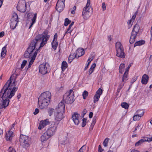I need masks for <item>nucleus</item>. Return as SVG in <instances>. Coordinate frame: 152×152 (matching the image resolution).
<instances>
[{
	"instance_id": "1",
	"label": "nucleus",
	"mask_w": 152,
	"mask_h": 152,
	"mask_svg": "<svg viewBox=\"0 0 152 152\" xmlns=\"http://www.w3.org/2000/svg\"><path fill=\"white\" fill-rule=\"evenodd\" d=\"M17 75L13 74L7 82L0 92V98L11 99L13 96L18 88L15 87Z\"/></svg>"
},
{
	"instance_id": "2",
	"label": "nucleus",
	"mask_w": 152,
	"mask_h": 152,
	"mask_svg": "<svg viewBox=\"0 0 152 152\" xmlns=\"http://www.w3.org/2000/svg\"><path fill=\"white\" fill-rule=\"evenodd\" d=\"M48 34V31L45 30L42 34L37 35L31 41L28 47L37 53L40 48L43 47L49 39L50 36Z\"/></svg>"
},
{
	"instance_id": "3",
	"label": "nucleus",
	"mask_w": 152,
	"mask_h": 152,
	"mask_svg": "<svg viewBox=\"0 0 152 152\" xmlns=\"http://www.w3.org/2000/svg\"><path fill=\"white\" fill-rule=\"evenodd\" d=\"M65 110V105L64 101H61L58 104V107L56 108V112L55 113L54 115L56 121H59L64 117L63 113Z\"/></svg>"
},
{
	"instance_id": "4",
	"label": "nucleus",
	"mask_w": 152,
	"mask_h": 152,
	"mask_svg": "<svg viewBox=\"0 0 152 152\" xmlns=\"http://www.w3.org/2000/svg\"><path fill=\"white\" fill-rule=\"evenodd\" d=\"M63 99L65 102L68 104H72L75 100L74 94L72 90H70L63 96Z\"/></svg>"
},
{
	"instance_id": "5",
	"label": "nucleus",
	"mask_w": 152,
	"mask_h": 152,
	"mask_svg": "<svg viewBox=\"0 0 152 152\" xmlns=\"http://www.w3.org/2000/svg\"><path fill=\"white\" fill-rule=\"evenodd\" d=\"M115 48L117 52L116 56L119 57L124 58L125 54L122 45L120 42H117L115 43Z\"/></svg>"
},
{
	"instance_id": "6",
	"label": "nucleus",
	"mask_w": 152,
	"mask_h": 152,
	"mask_svg": "<svg viewBox=\"0 0 152 152\" xmlns=\"http://www.w3.org/2000/svg\"><path fill=\"white\" fill-rule=\"evenodd\" d=\"M59 123V122H51V125H50L49 127L45 132L50 137L53 136L55 133Z\"/></svg>"
},
{
	"instance_id": "7",
	"label": "nucleus",
	"mask_w": 152,
	"mask_h": 152,
	"mask_svg": "<svg viewBox=\"0 0 152 152\" xmlns=\"http://www.w3.org/2000/svg\"><path fill=\"white\" fill-rule=\"evenodd\" d=\"M19 141L23 148H27L30 145L31 139L28 136L20 135Z\"/></svg>"
},
{
	"instance_id": "8",
	"label": "nucleus",
	"mask_w": 152,
	"mask_h": 152,
	"mask_svg": "<svg viewBox=\"0 0 152 152\" xmlns=\"http://www.w3.org/2000/svg\"><path fill=\"white\" fill-rule=\"evenodd\" d=\"M140 30V27L137 24H136L134 27L129 39L130 44H133L135 41V39Z\"/></svg>"
},
{
	"instance_id": "9",
	"label": "nucleus",
	"mask_w": 152,
	"mask_h": 152,
	"mask_svg": "<svg viewBox=\"0 0 152 152\" xmlns=\"http://www.w3.org/2000/svg\"><path fill=\"white\" fill-rule=\"evenodd\" d=\"M90 3V0H88L86 6L83 9L82 14L83 18L86 20L88 19L90 17V9L91 8Z\"/></svg>"
},
{
	"instance_id": "10",
	"label": "nucleus",
	"mask_w": 152,
	"mask_h": 152,
	"mask_svg": "<svg viewBox=\"0 0 152 152\" xmlns=\"http://www.w3.org/2000/svg\"><path fill=\"white\" fill-rule=\"evenodd\" d=\"M37 54L36 52L28 47L27 50L25 52L24 57L26 58H30L31 59L34 58H35Z\"/></svg>"
},
{
	"instance_id": "11",
	"label": "nucleus",
	"mask_w": 152,
	"mask_h": 152,
	"mask_svg": "<svg viewBox=\"0 0 152 152\" xmlns=\"http://www.w3.org/2000/svg\"><path fill=\"white\" fill-rule=\"evenodd\" d=\"M18 18L17 13L14 12L12 15V17L10 21V26L12 29H15L18 23Z\"/></svg>"
},
{
	"instance_id": "12",
	"label": "nucleus",
	"mask_w": 152,
	"mask_h": 152,
	"mask_svg": "<svg viewBox=\"0 0 152 152\" xmlns=\"http://www.w3.org/2000/svg\"><path fill=\"white\" fill-rule=\"evenodd\" d=\"M50 67L47 63L40 64L39 67V72L43 75H45L49 72Z\"/></svg>"
},
{
	"instance_id": "13",
	"label": "nucleus",
	"mask_w": 152,
	"mask_h": 152,
	"mask_svg": "<svg viewBox=\"0 0 152 152\" xmlns=\"http://www.w3.org/2000/svg\"><path fill=\"white\" fill-rule=\"evenodd\" d=\"M17 8L20 12H24L26 9V3L25 1H23L21 2L19 1L18 4Z\"/></svg>"
},
{
	"instance_id": "14",
	"label": "nucleus",
	"mask_w": 152,
	"mask_h": 152,
	"mask_svg": "<svg viewBox=\"0 0 152 152\" xmlns=\"http://www.w3.org/2000/svg\"><path fill=\"white\" fill-rule=\"evenodd\" d=\"M65 0H58L56 6V10L60 12L62 11L65 6L64 2Z\"/></svg>"
},
{
	"instance_id": "15",
	"label": "nucleus",
	"mask_w": 152,
	"mask_h": 152,
	"mask_svg": "<svg viewBox=\"0 0 152 152\" xmlns=\"http://www.w3.org/2000/svg\"><path fill=\"white\" fill-rule=\"evenodd\" d=\"M51 96V94L48 91L45 92L39 96L38 99H39L40 102L42 101V100L46 99L50 100Z\"/></svg>"
},
{
	"instance_id": "16",
	"label": "nucleus",
	"mask_w": 152,
	"mask_h": 152,
	"mask_svg": "<svg viewBox=\"0 0 152 152\" xmlns=\"http://www.w3.org/2000/svg\"><path fill=\"white\" fill-rule=\"evenodd\" d=\"M72 120L76 125H78L81 120L80 115L77 113H75L72 115Z\"/></svg>"
},
{
	"instance_id": "17",
	"label": "nucleus",
	"mask_w": 152,
	"mask_h": 152,
	"mask_svg": "<svg viewBox=\"0 0 152 152\" xmlns=\"http://www.w3.org/2000/svg\"><path fill=\"white\" fill-rule=\"evenodd\" d=\"M33 16V18L31 19V23L30 26L29 27V29H30L33 25L35 23L36 19L37 18V14L35 13L34 15L33 13H29L27 14V19H29L31 18Z\"/></svg>"
},
{
	"instance_id": "18",
	"label": "nucleus",
	"mask_w": 152,
	"mask_h": 152,
	"mask_svg": "<svg viewBox=\"0 0 152 152\" xmlns=\"http://www.w3.org/2000/svg\"><path fill=\"white\" fill-rule=\"evenodd\" d=\"M144 112L143 110H139L136 111L133 117V120L134 121L139 120L140 118L144 114Z\"/></svg>"
},
{
	"instance_id": "19",
	"label": "nucleus",
	"mask_w": 152,
	"mask_h": 152,
	"mask_svg": "<svg viewBox=\"0 0 152 152\" xmlns=\"http://www.w3.org/2000/svg\"><path fill=\"white\" fill-rule=\"evenodd\" d=\"M52 122L49 121V119H48L41 121L39 123V125L38 127V129L41 130L48 124L51 125V122Z\"/></svg>"
},
{
	"instance_id": "20",
	"label": "nucleus",
	"mask_w": 152,
	"mask_h": 152,
	"mask_svg": "<svg viewBox=\"0 0 152 152\" xmlns=\"http://www.w3.org/2000/svg\"><path fill=\"white\" fill-rule=\"evenodd\" d=\"M50 101V100H49V99H46L42 100V101L40 102V100L38 99V104L40 108L41 109H43L46 107L48 105Z\"/></svg>"
},
{
	"instance_id": "21",
	"label": "nucleus",
	"mask_w": 152,
	"mask_h": 152,
	"mask_svg": "<svg viewBox=\"0 0 152 152\" xmlns=\"http://www.w3.org/2000/svg\"><path fill=\"white\" fill-rule=\"evenodd\" d=\"M131 64L132 63H131L129 65L126 70L122 79V82H124L127 80V75L129 69L131 66Z\"/></svg>"
},
{
	"instance_id": "22",
	"label": "nucleus",
	"mask_w": 152,
	"mask_h": 152,
	"mask_svg": "<svg viewBox=\"0 0 152 152\" xmlns=\"http://www.w3.org/2000/svg\"><path fill=\"white\" fill-rule=\"evenodd\" d=\"M13 132L11 130H10L7 132L5 136V138L7 141H10L12 140L13 136Z\"/></svg>"
},
{
	"instance_id": "23",
	"label": "nucleus",
	"mask_w": 152,
	"mask_h": 152,
	"mask_svg": "<svg viewBox=\"0 0 152 152\" xmlns=\"http://www.w3.org/2000/svg\"><path fill=\"white\" fill-rule=\"evenodd\" d=\"M149 79V76L147 75L144 74L142 78L141 83L142 84L145 85L148 83Z\"/></svg>"
},
{
	"instance_id": "24",
	"label": "nucleus",
	"mask_w": 152,
	"mask_h": 152,
	"mask_svg": "<svg viewBox=\"0 0 152 152\" xmlns=\"http://www.w3.org/2000/svg\"><path fill=\"white\" fill-rule=\"evenodd\" d=\"M3 100V103L2 105L0 106V108H5L6 107L8 106L9 104L10 100L7 98H2Z\"/></svg>"
},
{
	"instance_id": "25",
	"label": "nucleus",
	"mask_w": 152,
	"mask_h": 152,
	"mask_svg": "<svg viewBox=\"0 0 152 152\" xmlns=\"http://www.w3.org/2000/svg\"><path fill=\"white\" fill-rule=\"evenodd\" d=\"M76 54L78 56L77 58L84 55L85 53V51L83 49L81 48H79L76 51Z\"/></svg>"
},
{
	"instance_id": "26",
	"label": "nucleus",
	"mask_w": 152,
	"mask_h": 152,
	"mask_svg": "<svg viewBox=\"0 0 152 152\" xmlns=\"http://www.w3.org/2000/svg\"><path fill=\"white\" fill-rule=\"evenodd\" d=\"M50 137L45 132L41 136V140L42 142L46 141Z\"/></svg>"
},
{
	"instance_id": "27",
	"label": "nucleus",
	"mask_w": 152,
	"mask_h": 152,
	"mask_svg": "<svg viewBox=\"0 0 152 152\" xmlns=\"http://www.w3.org/2000/svg\"><path fill=\"white\" fill-rule=\"evenodd\" d=\"M145 41L143 40H141L136 42L134 44V47L137 46H139L145 44Z\"/></svg>"
},
{
	"instance_id": "28",
	"label": "nucleus",
	"mask_w": 152,
	"mask_h": 152,
	"mask_svg": "<svg viewBox=\"0 0 152 152\" xmlns=\"http://www.w3.org/2000/svg\"><path fill=\"white\" fill-rule=\"evenodd\" d=\"M6 46L4 47L2 49L1 53V57L3 58L5 56L7 52Z\"/></svg>"
},
{
	"instance_id": "29",
	"label": "nucleus",
	"mask_w": 152,
	"mask_h": 152,
	"mask_svg": "<svg viewBox=\"0 0 152 152\" xmlns=\"http://www.w3.org/2000/svg\"><path fill=\"white\" fill-rule=\"evenodd\" d=\"M145 141H146V139L143 138L142 139H141V140H140L138 141L135 144V145L136 147L140 145H141L142 143Z\"/></svg>"
},
{
	"instance_id": "30",
	"label": "nucleus",
	"mask_w": 152,
	"mask_h": 152,
	"mask_svg": "<svg viewBox=\"0 0 152 152\" xmlns=\"http://www.w3.org/2000/svg\"><path fill=\"white\" fill-rule=\"evenodd\" d=\"M51 45L52 48L54 50H56L58 45L57 41L53 40L51 43Z\"/></svg>"
},
{
	"instance_id": "31",
	"label": "nucleus",
	"mask_w": 152,
	"mask_h": 152,
	"mask_svg": "<svg viewBox=\"0 0 152 152\" xmlns=\"http://www.w3.org/2000/svg\"><path fill=\"white\" fill-rule=\"evenodd\" d=\"M67 67V64L65 61H63L62 63L61 68L62 71H64Z\"/></svg>"
},
{
	"instance_id": "32",
	"label": "nucleus",
	"mask_w": 152,
	"mask_h": 152,
	"mask_svg": "<svg viewBox=\"0 0 152 152\" xmlns=\"http://www.w3.org/2000/svg\"><path fill=\"white\" fill-rule=\"evenodd\" d=\"M121 107L126 109H127L129 107V105L128 104L125 102L122 103L121 104Z\"/></svg>"
},
{
	"instance_id": "33",
	"label": "nucleus",
	"mask_w": 152,
	"mask_h": 152,
	"mask_svg": "<svg viewBox=\"0 0 152 152\" xmlns=\"http://www.w3.org/2000/svg\"><path fill=\"white\" fill-rule=\"evenodd\" d=\"M86 145H83L80 149L78 152H86Z\"/></svg>"
},
{
	"instance_id": "34",
	"label": "nucleus",
	"mask_w": 152,
	"mask_h": 152,
	"mask_svg": "<svg viewBox=\"0 0 152 152\" xmlns=\"http://www.w3.org/2000/svg\"><path fill=\"white\" fill-rule=\"evenodd\" d=\"M100 96L99 95H96V94L94 97V103H96L97 102L99 99Z\"/></svg>"
},
{
	"instance_id": "35",
	"label": "nucleus",
	"mask_w": 152,
	"mask_h": 152,
	"mask_svg": "<svg viewBox=\"0 0 152 152\" xmlns=\"http://www.w3.org/2000/svg\"><path fill=\"white\" fill-rule=\"evenodd\" d=\"M72 26H71V25H69V27L67 29V31L64 34V36H65L66 34H67L68 33H69L70 34L71 33L73 30V29H71V27Z\"/></svg>"
},
{
	"instance_id": "36",
	"label": "nucleus",
	"mask_w": 152,
	"mask_h": 152,
	"mask_svg": "<svg viewBox=\"0 0 152 152\" xmlns=\"http://www.w3.org/2000/svg\"><path fill=\"white\" fill-rule=\"evenodd\" d=\"M77 56L76 55L75 53H72L69 56V58L73 60L75 58H77Z\"/></svg>"
},
{
	"instance_id": "37",
	"label": "nucleus",
	"mask_w": 152,
	"mask_h": 152,
	"mask_svg": "<svg viewBox=\"0 0 152 152\" xmlns=\"http://www.w3.org/2000/svg\"><path fill=\"white\" fill-rule=\"evenodd\" d=\"M48 112L49 115V116H51L53 114L54 112V109L52 108H49L48 110Z\"/></svg>"
},
{
	"instance_id": "38",
	"label": "nucleus",
	"mask_w": 152,
	"mask_h": 152,
	"mask_svg": "<svg viewBox=\"0 0 152 152\" xmlns=\"http://www.w3.org/2000/svg\"><path fill=\"white\" fill-rule=\"evenodd\" d=\"M35 58H32L31 59V60L30 61L28 65V68H27V69L28 68H29L31 67V65L33 63V62L34 61Z\"/></svg>"
},
{
	"instance_id": "39",
	"label": "nucleus",
	"mask_w": 152,
	"mask_h": 152,
	"mask_svg": "<svg viewBox=\"0 0 152 152\" xmlns=\"http://www.w3.org/2000/svg\"><path fill=\"white\" fill-rule=\"evenodd\" d=\"M88 92L86 91H84V92L82 94L83 99H85L86 98V97L88 96Z\"/></svg>"
},
{
	"instance_id": "40",
	"label": "nucleus",
	"mask_w": 152,
	"mask_h": 152,
	"mask_svg": "<svg viewBox=\"0 0 152 152\" xmlns=\"http://www.w3.org/2000/svg\"><path fill=\"white\" fill-rule=\"evenodd\" d=\"M109 139L108 138H106L104 140L103 142V145L104 147L107 146Z\"/></svg>"
},
{
	"instance_id": "41",
	"label": "nucleus",
	"mask_w": 152,
	"mask_h": 152,
	"mask_svg": "<svg viewBox=\"0 0 152 152\" xmlns=\"http://www.w3.org/2000/svg\"><path fill=\"white\" fill-rule=\"evenodd\" d=\"M71 21L69 20L68 18H66L65 20L64 25L67 26L70 23Z\"/></svg>"
},
{
	"instance_id": "42",
	"label": "nucleus",
	"mask_w": 152,
	"mask_h": 152,
	"mask_svg": "<svg viewBox=\"0 0 152 152\" xmlns=\"http://www.w3.org/2000/svg\"><path fill=\"white\" fill-rule=\"evenodd\" d=\"M103 91L102 89L100 88H99V89L96 91V95H99L101 96L102 93Z\"/></svg>"
},
{
	"instance_id": "43",
	"label": "nucleus",
	"mask_w": 152,
	"mask_h": 152,
	"mask_svg": "<svg viewBox=\"0 0 152 152\" xmlns=\"http://www.w3.org/2000/svg\"><path fill=\"white\" fill-rule=\"evenodd\" d=\"M82 120L83 122L82 124V127H84L86 124L87 119L86 118H83Z\"/></svg>"
},
{
	"instance_id": "44",
	"label": "nucleus",
	"mask_w": 152,
	"mask_h": 152,
	"mask_svg": "<svg viewBox=\"0 0 152 152\" xmlns=\"http://www.w3.org/2000/svg\"><path fill=\"white\" fill-rule=\"evenodd\" d=\"M27 63V61L26 60H24L22 62V63L21 65V69H23L26 64Z\"/></svg>"
},
{
	"instance_id": "45",
	"label": "nucleus",
	"mask_w": 152,
	"mask_h": 152,
	"mask_svg": "<svg viewBox=\"0 0 152 152\" xmlns=\"http://www.w3.org/2000/svg\"><path fill=\"white\" fill-rule=\"evenodd\" d=\"M96 116H95L94 117L93 119L92 122L91 124V125L94 126L96 122Z\"/></svg>"
},
{
	"instance_id": "46",
	"label": "nucleus",
	"mask_w": 152,
	"mask_h": 152,
	"mask_svg": "<svg viewBox=\"0 0 152 152\" xmlns=\"http://www.w3.org/2000/svg\"><path fill=\"white\" fill-rule=\"evenodd\" d=\"M76 7L74 6L72 8V10L71 11V13L73 14H74L75 13V11L76 10Z\"/></svg>"
},
{
	"instance_id": "47",
	"label": "nucleus",
	"mask_w": 152,
	"mask_h": 152,
	"mask_svg": "<svg viewBox=\"0 0 152 152\" xmlns=\"http://www.w3.org/2000/svg\"><path fill=\"white\" fill-rule=\"evenodd\" d=\"M8 151L9 152H16L15 150L11 147H9Z\"/></svg>"
},
{
	"instance_id": "48",
	"label": "nucleus",
	"mask_w": 152,
	"mask_h": 152,
	"mask_svg": "<svg viewBox=\"0 0 152 152\" xmlns=\"http://www.w3.org/2000/svg\"><path fill=\"white\" fill-rule=\"evenodd\" d=\"M94 57L93 56L92 57L90 58H89L88 60V64H90L91 62L94 59Z\"/></svg>"
},
{
	"instance_id": "49",
	"label": "nucleus",
	"mask_w": 152,
	"mask_h": 152,
	"mask_svg": "<svg viewBox=\"0 0 152 152\" xmlns=\"http://www.w3.org/2000/svg\"><path fill=\"white\" fill-rule=\"evenodd\" d=\"M124 85V83H120L118 86V88L121 89L123 87Z\"/></svg>"
},
{
	"instance_id": "50",
	"label": "nucleus",
	"mask_w": 152,
	"mask_h": 152,
	"mask_svg": "<svg viewBox=\"0 0 152 152\" xmlns=\"http://www.w3.org/2000/svg\"><path fill=\"white\" fill-rule=\"evenodd\" d=\"M102 7L103 10H106V6L105 5V3L103 2L102 3Z\"/></svg>"
},
{
	"instance_id": "51",
	"label": "nucleus",
	"mask_w": 152,
	"mask_h": 152,
	"mask_svg": "<svg viewBox=\"0 0 152 152\" xmlns=\"http://www.w3.org/2000/svg\"><path fill=\"white\" fill-rule=\"evenodd\" d=\"M124 67L125 64H122L120 65L119 69H124Z\"/></svg>"
},
{
	"instance_id": "52",
	"label": "nucleus",
	"mask_w": 152,
	"mask_h": 152,
	"mask_svg": "<svg viewBox=\"0 0 152 152\" xmlns=\"http://www.w3.org/2000/svg\"><path fill=\"white\" fill-rule=\"evenodd\" d=\"M57 33H56L54 35L53 39V40L57 41Z\"/></svg>"
},
{
	"instance_id": "53",
	"label": "nucleus",
	"mask_w": 152,
	"mask_h": 152,
	"mask_svg": "<svg viewBox=\"0 0 152 152\" xmlns=\"http://www.w3.org/2000/svg\"><path fill=\"white\" fill-rule=\"evenodd\" d=\"M103 151V149L102 148L101 145H99L98 147L99 152H102Z\"/></svg>"
},
{
	"instance_id": "54",
	"label": "nucleus",
	"mask_w": 152,
	"mask_h": 152,
	"mask_svg": "<svg viewBox=\"0 0 152 152\" xmlns=\"http://www.w3.org/2000/svg\"><path fill=\"white\" fill-rule=\"evenodd\" d=\"M87 111L86 109H84L83 112V115L82 116V117H83L84 115L86 114Z\"/></svg>"
},
{
	"instance_id": "55",
	"label": "nucleus",
	"mask_w": 152,
	"mask_h": 152,
	"mask_svg": "<svg viewBox=\"0 0 152 152\" xmlns=\"http://www.w3.org/2000/svg\"><path fill=\"white\" fill-rule=\"evenodd\" d=\"M39 112V110L37 108H36L33 113L34 115H35L37 114Z\"/></svg>"
},
{
	"instance_id": "56",
	"label": "nucleus",
	"mask_w": 152,
	"mask_h": 152,
	"mask_svg": "<svg viewBox=\"0 0 152 152\" xmlns=\"http://www.w3.org/2000/svg\"><path fill=\"white\" fill-rule=\"evenodd\" d=\"M137 77H134L132 80V81H131V82L132 83H134V82H135L136 80H137Z\"/></svg>"
},
{
	"instance_id": "57",
	"label": "nucleus",
	"mask_w": 152,
	"mask_h": 152,
	"mask_svg": "<svg viewBox=\"0 0 152 152\" xmlns=\"http://www.w3.org/2000/svg\"><path fill=\"white\" fill-rule=\"evenodd\" d=\"M145 139H146V141L150 142L152 141V137L150 138H146Z\"/></svg>"
},
{
	"instance_id": "58",
	"label": "nucleus",
	"mask_w": 152,
	"mask_h": 152,
	"mask_svg": "<svg viewBox=\"0 0 152 152\" xmlns=\"http://www.w3.org/2000/svg\"><path fill=\"white\" fill-rule=\"evenodd\" d=\"M94 71L93 69H91V68H90L88 71L89 75H91Z\"/></svg>"
},
{
	"instance_id": "59",
	"label": "nucleus",
	"mask_w": 152,
	"mask_h": 152,
	"mask_svg": "<svg viewBox=\"0 0 152 152\" xmlns=\"http://www.w3.org/2000/svg\"><path fill=\"white\" fill-rule=\"evenodd\" d=\"M96 66V64L95 63H94L91 66V67L90 68H91V69H93L94 70V69L95 67Z\"/></svg>"
},
{
	"instance_id": "60",
	"label": "nucleus",
	"mask_w": 152,
	"mask_h": 152,
	"mask_svg": "<svg viewBox=\"0 0 152 152\" xmlns=\"http://www.w3.org/2000/svg\"><path fill=\"white\" fill-rule=\"evenodd\" d=\"M93 115V113L92 112H90L89 113V117L90 118H91Z\"/></svg>"
},
{
	"instance_id": "61",
	"label": "nucleus",
	"mask_w": 152,
	"mask_h": 152,
	"mask_svg": "<svg viewBox=\"0 0 152 152\" xmlns=\"http://www.w3.org/2000/svg\"><path fill=\"white\" fill-rule=\"evenodd\" d=\"M4 31H2L0 33V37H3L4 35Z\"/></svg>"
},
{
	"instance_id": "62",
	"label": "nucleus",
	"mask_w": 152,
	"mask_h": 152,
	"mask_svg": "<svg viewBox=\"0 0 152 152\" xmlns=\"http://www.w3.org/2000/svg\"><path fill=\"white\" fill-rule=\"evenodd\" d=\"M21 94L20 93L19 94H18L17 96L18 99H19L21 97Z\"/></svg>"
},
{
	"instance_id": "63",
	"label": "nucleus",
	"mask_w": 152,
	"mask_h": 152,
	"mask_svg": "<svg viewBox=\"0 0 152 152\" xmlns=\"http://www.w3.org/2000/svg\"><path fill=\"white\" fill-rule=\"evenodd\" d=\"M131 152H140L139 151L135 150H132Z\"/></svg>"
},
{
	"instance_id": "64",
	"label": "nucleus",
	"mask_w": 152,
	"mask_h": 152,
	"mask_svg": "<svg viewBox=\"0 0 152 152\" xmlns=\"http://www.w3.org/2000/svg\"><path fill=\"white\" fill-rule=\"evenodd\" d=\"M150 32H151V37H152V25L151 27V31H150Z\"/></svg>"
}]
</instances>
